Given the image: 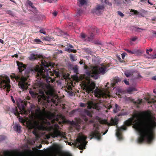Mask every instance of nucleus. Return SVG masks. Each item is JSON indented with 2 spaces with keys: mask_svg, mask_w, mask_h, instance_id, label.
<instances>
[{
  "mask_svg": "<svg viewBox=\"0 0 156 156\" xmlns=\"http://www.w3.org/2000/svg\"><path fill=\"white\" fill-rule=\"evenodd\" d=\"M18 69L20 73H22L24 70V76L20 77V76L15 74L11 75V77L14 81L16 80L18 82V85L19 88L23 91H26L28 87V82L27 78L30 76V74H33L38 80L39 78L41 81V79H44L48 84L46 86L45 89L39 88L37 86L36 88H33L34 91L30 90L29 93L33 97H37L38 102L43 104L46 103H52L56 104L58 103V100L54 93V90L53 87L49 84L51 81H53L49 75L48 72L49 69L47 68L49 66L48 63L46 61H41V66L43 67L37 66L35 67L30 68L26 69V66L21 62H17Z\"/></svg>",
  "mask_w": 156,
  "mask_h": 156,
  "instance_id": "obj_1",
  "label": "nucleus"
},
{
  "mask_svg": "<svg viewBox=\"0 0 156 156\" xmlns=\"http://www.w3.org/2000/svg\"><path fill=\"white\" fill-rule=\"evenodd\" d=\"M155 119L151 112L145 111L138 115H133L132 117L126 120L124 124L127 126L133 125V127L139 134L138 143L146 142L150 143L153 139V128L156 125Z\"/></svg>",
  "mask_w": 156,
  "mask_h": 156,
  "instance_id": "obj_2",
  "label": "nucleus"
},
{
  "mask_svg": "<svg viewBox=\"0 0 156 156\" xmlns=\"http://www.w3.org/2000/svg\"><path fill=\"white\" fill-rule=\"evenodd\" d=\"M48 125L49 126L48 128L46 127L42 123H40L38 121H34L33 125L34 129L33 133L36 136H37V130H48L50 131V135L53 138L55 137L62 138L63 140H66L65 136V133L61 132L59 130V127L57 124H55L53 125H51L50 122H48Z\"/></svg>",
  "mask_w": 156,
  "mask_h": 156,
  "instance_id": "obj_3",
  "label": "nucleus"
},
{
  "mask_svg": "<svg viewBox=\"0 0 156 156\" xmlns=\"http://www.w3.org/2000/svg\"><path fill=\"white\" fill-rule=\"evenodd\" d=\"M22 107L21 108L19 107L20 109V113L17 110V108H15L13 109V112L17 116L19 115L20 114H28L30 113V114L32 115V118L35 116L36 117L40 118H41L42 115V112L41 111L40 108L38 107H37V108L35 109V114L34 112H33V110L35 108V106L34 105H31L30 107L31 109V111H27L25 109V104H22L21 105Z\"/></svg>",
  "mask_w": 156,
  "mask_h": 156,
  "instance_id": "obj_4",
  "label": "nucleus"
},
{
  "mask_svg": "<svg viewBox=\"0 0 156 156\" xmlns=\"http://www.w3.org/2000/svg\"><path fill=\"white\" fill-rule=\"evenodd\" d=\"M107 69V66L103 65L102 66L97 67L94 66L92 67L91 70L90 71L88 70L86 72V74L89 77L91 76L95 79H97L99 77V74H104Z\"/></svg>",
  "mask_w": 156,
  "mask_h": 156,
  "instance_id": "obj_5",
  "label": "nucleus"
},
{
  "mask_svg": "<svg viewBox=\"0 0 156 156\" xmlns=\"http://www.w3.org/2000/svg\"><path fill=\"white\" fill-rule=\"evenodd\" d=\"M87 137L85 135H79L74 143H72L73 147L78 148L79 149L82 150L85 149V146L87 142L85 140Z\"/></svg>",
  "mask_w": 156,
  "mask_h": 156,
  "instance_id": "obj_6",
  "label": "nucleus"
},
{
  "mask_svg": "<svg viewBox=\"0 0 156 156\" xmlns=\"http://www.w3.org/2000/svg\"><path fill=\"white\" fill-rule=\"evenodd\" d=\"M9 78L6 76H0V89L4 90L8 93L11 88Z\"/></svg>",
  "mask_w": 156,
  "mask_h": 156,
  "instance_id": "obj_7",
  "label": "nucleus"
},
{
  "mask_svg": "<svg viewBox=\"0 0 156 156\" xmlns=\"http://www.w3.org/2000/svg\"><path fill=\"white\" fill-rule=\"evenodd\" d=\"M90 136L91 137L90 139L94 137L98 140L100 139L101 135L98 128H95L94 130L90 133Z\"/></svg>",
  "mask_w": 156,
  "mask_h": 156,
  "instance_id": "obj_8",
  "label": "nucleus"
},
{
  "mask_svg": "<svg viewBox=\"0 0 156 156\" xmlns=\"http://www.w3.org/2000/svg\"><path fill=\"white\" fill-rule=\"evenodd\" d=\"M104 9V6L103 5H98L92 10V12L93 13L99 16L102 14Z\"/></svg>",
  "mask_w": 156,
  "mask_h": 156,
  "instance_id": "obj_9",
  "label": "nucleus"
},
{
  "mask_svg": "<svg viewBox=\"0 0 156 156\" xmlns=\"http://www.w3.org/2000/svg\"><path fill=\"white\" fill-rule=\"evenodd\" d=\"M119 119L117 118H115L114 119L112 118L111 120V122H108L106 120H103L101 121L102 124H106L107 126L116 125L118 122Z\"/></svg>",
  "mask_w": 156,
  "mask_h": 156,
  "instance_id": "obj_10",
  "label": "nucleus"
},
{
  "mask_svg": "<svg viewBox=\"0 0 156 156\" xmlns=\"http://www.w3.org/2000/svg\"><path fill=\"white\" fill-rule=\"evenodd\" d=\"M87 104V107L89 109L93 108L99 110L101 109V107L100 106V104L98 103H94L92 101H88Z\"/></svg>",
  "mask_w": 156,
  "mask_h": 156,
  "instance_id": "obj_11",
  "label": "nucleus"
},
{
  "mask_svg": "<svg viewBox=\"0 0 156 156\" xmlns=\"http://www.w3.org/2000/svg\"><path fill=\"white\" fill-rule=\"evenodd\" d=\"M126 127L124 126H122L121 127H118L117 128L115 134L117 138L119 140H121L122 139V136L120 131L122 130H126Z\"/></svg>",
  "mask_w": 156,
  "mask_h": 156,
  "instance_id": "obj_12",
  "label": "nucleus"
},
{
  "mask_svg": "<svg viewBox=\"0 0 156 156\" xmlns=\"http://www.w3.org/2000/svg\"><path fill=\"white\" fill-rule=\"evenodd\" d=\"M95 84L93 83L89 82L88 84H85L84 85V88L85 89V90L88 93L92 91L95 88Z\"/></svg>",
  "mask_w": 156,
  "mask_h": 156,
  "instance_id": "obj_13",
  "label": "nucleus"
},
{
  "mask_svg": "<svg viewBox=\"0 0 156 156\" xmlns=\"http://www.w3.org/2000/svg\"><path fill=\"white\" fill-rule=\"evenodd\" d=\"M94 92L96 97L98 98L103 97L105 95V94L101 90L98 88L96 89Z\"/></svg>",
  "mask_w": 156,
  "mask_h": 156,
  "instance_id": "obj_14",
  "label": "nucleus"
},
{
  "mask_svg": "<svg viewBox=\"0 0 156 156\" xmlns=\"http://www.w3.org/2000/svg\"><path fill=\"white\" fill-rule=\"evenodd\" d=\"M78 111L81 112L82 114L84 115H87L89 117H91L92 116L91 113L87 109H84L82 111H81L79 109V111Z\"/></svg>",
  "mask_w": 156,
  "mask_h": 156,
  "instance_id": "obj_15",
  "label": "nucleus"
},
{
  "mask_svg": "<svg viewBox=\"0 0 156 156\" xmlns=\"http://www.w3.org/2000/svg\"><path fill=\"white\" fill-rule=\"evenodd\" d=\"M13 128L14 130L18 133H20L21 131V127L20 124L17 123L15 124Z\"/></svg>",
  "mask_w": 156,
  "mask_h": 156,
  "instance_id": "obj_16",
  "label": "nucleus"
},
{
  "mask_svg": "<svg viewBox=\"0 0 156 156\" xmlns=\"http://www.w3.org/2000/svg\"><path fill=\"white\" fill-rule=\"evenodd\" d=\"M27 4L28 5L30 6L32 8V11L33 12H37V10L35 7L33 5V3L32 2L30 1H27Z\"/></svg>",
  "mask_w": 156,
  "mask_h": 156,
  "instance_id": "obj_17",
  "label": "nucleus"
},
{
  "mask_svg": "<svg viewBox=\"0 0 156 156\" xmlns=\"http://www.w3.org/2000/svg\"><path fill=\"white\" fill-rule=\"evenodd\" d=\"M137 90L135 87H130L127 89L126 92L129 94H131L132 92Z\"/></svg>",
  "mask_w": 156,
  "mask_h": 156,
  "instance_id": "obj_18",
  "label": "nucleus"
},
{
  "mask_svg": "<svg viewBox=\"0 0 156 156\" xmlns=\"http://www.w3.org/2000/svg\"><path fill=\"white\" fill-rule=\"evenodd\" d=\"M123 0H114V4L117 6H119L122 3Z\"/></svg>",
  "mask_w": 156,
  "mask_h": 156,
  "instance_id": "obj_19",
  "label": "nucleus"
},
{
  "mask_svg": "<svg viewBox=\"0 0 156 156\" xmlns=\"http://www.w3.org/2000/svg\"><path fill=\"white\" fill-rule=\"evenodd\" d=\"M142 99H138L136 100H133V102L136 105L141 104L142 103Z\"/></svg>",
  "mask_w": 156,
  "mask_h": 156,
  "instance_id": "obj_20",
  "label": "nucleus"
},
{
  "mask_svg": "<svg viewBox=\"0 0 156 156\" xmlns=\"http://www.w3.org/2000/svg\"><path fill=\"white\" fill-rule=\"evenodd\" d=\"M151 98H145V99L146 100V101L148 103H154L155 101V100L154 99H153L151 100Z\"/></svg>",
  "mask_w": 156,
  "mask_h": 156,
  "instance_id": "obj_21",
  "label": "nucleus"
},
{
  "mask_svg": "<svg viewBox=\"0 0 156 156\" xmlns=\"http://www.w3.org/2000/svg\"><path fill=\"white\" fill-rule=\"evenodd\" d=\"M65 51L69 52H75L76 51V50H75L73 49L70 48H68V47L65 48Z\"/></svg>",
  "mask_w": 156,
  "mask_h": 156,
  "instance_id": "obj_22",
  "label": "nucleus"
},
{
  "mask_svg": "<svg viewBox=\"0 0 156 156\" xmlns=\"http://www.w3.org/2000/svg\"><path fill=\"white\" fill-rule=\"evenodd\" d=\"M115 108L113 109V112L114 113H116L119 110V107L116 104H115Z\"/></svg>",
  "mask_w": 156,
  "mask_h": 156,
  "instance_id": "obj_23",
  "label": "nucleus"
},
{
  "mask_svg": "<svg viewBox=\"0 0 156 156\" xmlns=\"http://www.w3.org/2000/svg\"><path fill=\"white\" fill-rule=\"evenodd\" d=\"M70 58L71 60L72 61H74L77 60L76 57L73 55H70Z\"/></svg>",
  "mask_w": 156,
  "mask_h": 156,
  "instance_id": "obj_24",
  "label": "nucleus"
},
{
  "mask_svg": "<svg viewBox=\"0 0 156 156\" xmlns=\"http://www.w3.org/2000/svg\"><path fill=\"white\" fill-rule=\"evenodd\" d=\"M130 12L131 13L132 15H137L139 13V12L136 10L131 9L130 10Z\"/></svg>",
  "mask_w": 156,
  "mask_h": 156,
  "instance_id": "obj_25",
  "label": "nucleus"
},
{
  "mask_svg": "<svg viewBox=\"0 0 156 156\" xmlns=\"http://www.w3.org/2000/svg\"><path fill=\"white\" fill-rule=\"evenodd\" d=\"M29 59L30 60H33L36 59V58L35 56V55L34 54H32L30 55V57H29Z\"/></svg>",
  "mask_w": 156,
  "mask_h": 156,
  "instance_id": "obj_26",
  "label": "nucleus"
},
{
  "mask_svg": "<svg viewBox=\"0 0 156 156\" xmlns=\"http://www.w3.org/2000/svg\"><path fill=\"white\" fill-rule=\"evenodd\" d=\"M124 73L125 75L127 77L130 76L131 75V72L128 70L126 71Z\"/></svg>",
  "mask_w": 156,
  "mask_h": 156,
  "instance_id": "obj_27",
  "label": "nucleus"
},
{
  "mask_svg": "<svg viewBox=\"0 0 156 156\" xmlns=\"http://www.w3.org/2000/svg\"><path fill=\"white\" fill-rule=\"evenodd\" d=\"M127 52L130 53L132 54H137L138 52V50L137 51H131L128 49H127L126 50Z\"/></svg>",
  "mask_w": 156,
  "mask_h": 156,
  "instance_id": "obj_28",
  "label": "nucleus"
},
{
  "mask_svg": "<svg viewBox=\"0 0 156 156\" xmlns=\"http://www.w3.org/2000/svg\"><path fill=\"white\" fill-rule=\"evenodd\" d=\"M73 72L75 73H77L78 71V69L77 66H75L73 68Z\"/></svg>",
  "mask_w": 156,
  "mask_h": 156,
  "instance_id": "obj_29",
  "label": "nucleus"
},
{
  "mask_svg": "<svg viewBox=\"0 0 156 156\" xmlns=\"http://www.w3.org/2000/svg\"><path fill=\"white\" fill-rule=\"evenodd\" d=\"M94 35L93 34H91L90 37H88V40L89 41H90L92 40L94 37Z\"/></svg>",
  "mask_w": 156,
  "mask_h": 156,
  "instance_id": "obj_30",
  "label": "nucleus"
},
{
  "mask_svg": "<svg viewBox=\"0 0 156 156\" xmlns=\"http://www.w3.org/2000/svg\"><path fill=\"white\" fill-rule=\"evenodd\" d=\"M117 13L118 15L122 18L124 16V15L120 11H117Z\"/></svg>",
  "mask_w": 156,
  "mask_h": 156,
  "instance_id": "obj_31",
  "label": "nucleus"
},
{
  "mask_svg": "<svg viewBox=\"0 0 156 156\" xmlns=\"http://www.w3.org/2000/svg\"><path fill=\"white\" fill-rule=\"evenodd\" d=\"M135 30L136 31H137L138 32H140L144 30L145 29H141V28H136Z\"/></svg>",
  "mask_w": 156,
  "mask_h": 156,
  "instance_id": "obj_32",
  "label": "nucleus"
},
{
  "mask_svg": "<svg viewBox=\"0 0 156 156\" xmlns=\"http://www.w3.org/2000/svg\"><path fill=\"white\" fill-rule=\"evenodd\" d=\"M6 13L12 16H14V14L12 11L10 10H8L6 11Z\"/></svg>",
  "mask_w": 156,
  "mask_h": 156,
  "instance_id": "obj_33",
  "label": "nucleus"
},
{
  "mask_svg": "<svg viewBox=\"0 0 156 156\" xmlns=\"http://www.w3.org/2000/svg\"><path fill=\"white\" fill-rule=\"evenodd\" d=\"M80 2L81 5H83L86 3V0H80Z\"/></svg>",
  "mask_w": 156,
  "mask_h": 156,
  "instance_id": "obj_34",
  "label": "nucleus"
},
{
  "mask_svg": "<svg viewBox=\"0 0 156 156\" xmlns=\"http://www.w3.org/2000/svg\"><path fill=\"white\" fill-rule=\"evenodd\" d=\"M59 32H60V34L58 35V36H62V35H64L66 34V33L63 32L61 30H58Z\"/></svg>",
  "mask_w": 156,
  "mask_h": 156,
  "instance_id": "obj_35",
  "label": "nucleus"
},
{
  "mask_svg": "<svg viewBox=\"0 0 156 156\" xmlns=\"http://www.w3.org/2000/svg\"><path fill=\"white\" fill-rule=\"evenodd\" d=\"M128 113L127 112H122V113H120L118 115V116H121V115H128Z\"/></svg>",
  "mask_w": 156,
  "mask_h": 156,
  "instance_id": "obj_36",
  "label": "nucleus"
},
{
  "mask_svg": "<svg viewBox=\"0 0 156 156\" xmlns=\"http://www.w3.org/2000/svg\"><path fill=\"white\" fill-rule=\"evenodd\" d=\"M80 36L83 40H84L86 37V35L84 34L81 33L80 35Z\"/></svg>",
  "mask_w": 156,
  "mask_h": 156,
  "instance_id": "obj_37",
  "label": "nucleus"
},
{
  "mask_svg": "<svg viewBox=\"0 0 156 156\" xmlns=\"http://www.w3.org/2000/svg\"><path fill=\"white\" fill-rule=\"evenodd\" d=\"M76 111H77V110H76V109L73 110H72V111H71L70 112V113H69L70 115L71 116H72V115H73L76 112Z\"/></svg>",
  "mask_w": 156,
  "mask_h": 156,
  "instance_id": "obj_38",
  "label": "nucleus"
},
{
  "mask_svg": "<svg viewBox=\"0 0 156 156\" xmlns=\"http://www.w3.org/2000/svg\"><path fill=\"white\" fill-rule=\"evenodd\" d=\"M83 12V11L81 9H79L78 10L77 15H80V14Z\"/></svg>",
  "mask_w": 156,
  "mask_h": 156,
  "instance_id": "obj_39",
  "label": "nucleus"
},
{
  "mask_svg": "<svg viewBox=\"0 0 156 156\" xmlns=\"http://www.w3.org/2000/svg\"><path fill=\"white\" fill-rule=\"evenodd\" d=\"M5 137L4 136L0 135V141H2L5 139Z\"/></svg>",
  "mask_w": 156,
  "mask_h": 156,
  "instance_id": "obj_40",
  "label": "nucleus"
},
{
  "mask_svg": "<svg viewBox=\"0 0 156 156\" xmlns=\"http://www.w3.org/2000/svg\"><path fill=\"white\" fill-rule=\"evenodd\" d=\"M19 121L20 122H24V119L23 118L21 117H19Z\"/></svg>",
  "mask_w": 156,
  "mask_h": 156,
  "instance_id": "obj_41",
  "label": "nucleus"
},
{
  "mask_svg": "<svg viewBox=\"0 0 156 156\" xmlns=\"http://www.w3.org/2000/svg\"><path fill=\"white\" fill-rule=\"evenodd\" d=\"M86 104L84 103L80 102V106L81 107H84L85 106Z\"/></svg>",
  "mask_w": 156,
  "mask_h": 156,
  "instance_id": "obj_42",
  "label": "nucleus"
},
{
  "mask_svg": "<svg viewBox=\"0 0 156 156\" xmlns=\"http://www.w3.org/2000/svg\"><path fill=\"white\" fill-rule=\"evenodd\" d=\"M124 82L127 85H129V82L126 79H125L124 80Z\"/></svg>",
  "mask_w": 156,
  "mask_h": 156,
  "instance_id": "obj_43",
  "label": "nucleus"
},
{
  "mask_svg": "<svg viewBox=\"0 0 156 156\" xmlns=\"http://www.w3.org/2000/svg\"><path fill=\"white\" fill-rule=\"evenodd\" d=\"M152 21L151 22L152 23H154V21H156V17H154L153 18H152L151 20Z\"/></svg>",
  "mask_w": 156,
  "mask_h": 156,
  "instance_id": "obj_44",
  "label": "nucleus"
},
{
  "mask_svg": "<svg viewBox=\"0 0 156 156\" xmlns=\"http://www.w3.org/2000/svg\"><path fill=\"white\" fill-rule=\"evenodd\" d=\"M34 41L37 43H40V42H41V40L39 39H35L34 40Z\"/></svg>",
  "mask_w": 156,
  "mask_h": 156,
  "instance_id": "obj_45",
  "label": "nucleus"
},
{
  "mask_svg": "<svg viewBox=\"0 0 156 156\" xmlns=\"http://www.w3.org/2000/svg\"><path fill=\"white\" fill-rule=\"evenodd\" d=\"M39 32L40 33H42L44 34H46V32L45 31H44L43 30H42V29L41 30H40Z\"/></svg>",
  "mask_w": 156,
  "mask_h": 156,
  "instance_id": "obj_46",
  "label": "nucleus"
},
{
  "mask_svg": "<svg viewBox=\"0 0 156 156\" xmlns=\"http://www.w3.org/2000/svg\"><path fill=\"white\" fill-rule=\"evenodd\" d=\"M52 14L53 15L55 16L57 15V12L56 11H54V12H53Z\"/></svg>",
  "mask_w": 156,
  "mask_h": 156,
  "instance_id": "obj_47",
  "label": "nucleus"
},
{
  "mask_svg": "<svg viewBox=\"0 0 156 156\" xmlns=\"http://www.w3.org/2000/svg\"><path fill=\"white\" fill-rule=\"evenodd\" d=\"M137 39V38L136 37H132L131 39V40L133 41H134Z\"/></svg>",
  "mask_w": 156,
  "mask_h": 156,
  "instance_id": "obj_48",
  "label": "nucleus"
},
{
  "mask_svg": "<svg viewBox=\"0 0 156 156\" xmlns=\"http://www.w3.org/2000/svg\"><path fill=\"white\" fill-rule=\"evenodd\" d=\"M151 58H156V54H155L154 55H152L151 56Z\"/></svg>",
  "mask_w": 156,
  "mask_h": 156,
  "instance_id": "obj_49",
  "label": "nucleus"
},
{
  "mask_svg": "<svg viewBox=\"0 0 156 156\" xmlns=\"http://www.w3.org/2000/svg\"><path fill=\"white\" fill-rule=\"evenodd\" d=\"M152 33L153 36L154 37H156V31H153Z\"/></svg>",
  "mask_w": 156,
  "mask_h": 156,
  "instance_id": "obj_50",
  "label": "nucleus"
},
{
  "mask_svg": "<svg viewBox=\"0 0 156 156\" xmlns=\"http://www.w3.org/2000/svg\"><path fill=\"white\" fill-rule=\"evenodd\" d=\"M57 0H50V3L55 2L57 1Z\"/></svg>",
  "mask_w": 156,
  "mask_h": 156,
  "instance_id": "obj_51",
  "label": "nucleus"
},
{
  "mask_svg": "<svg viewBox=\"0 0 156 156\" xmlns=\"http://www.w3.org/2000/svg\"><path fill=\"white\" fill-rule=\"evenodd\" d=\"M68 48H72L73 49V46L71 45V44H69L68 46Z\"/></svg>",
  "mask_w": 156,
  "mask_h": 156,
  "instance_id": "obj_52",
  "label": "nucleus"
},
{
  "mask_svg": "<svg viewBox=\"0 0 156 156\" xmlns=\"http://www.w3.org/2000/svg\"><path fill=\"white\" fill-rule=\"evenodd\" d=\"M11 99H12V100L13 102V103H15V102L14 99L13 98L12 96H11Z\"/></svg>",
  "mask_w": 156,
  "mask_h": 156,
  "instance_id": "obj_53",
  "label": "nucleus"
},
{
  "mask_svg": "<svg viewBox=\"0 0 156 156\" xmlns=\"http://www.w3.org/2000/svg\"><path fill=\"white\" fill-rule=\"evenodd\" d=\"M152 79L153 80H156V76H153Z\"/></svg>",
  "mask_w": 156,
  "mask_h": 156,
  "instance_id": "obj_54",
  "label": "nucleus"
},
{
  "mask_svg": "<svg viewBox=\"0 0 156 156\" xmlns=\"http://www.w3.org/2000/svg\"><path fill=\"white\" fill-rule=\"evenodd\" d=\"M125 56V55L124 54H122V59H124V58Z\"/></svg>",
  "mask_w": 156,
  "mask_h": 156,
  "instance_id": "obj_55",
  "label": "nucleus"
},
{
  "mask_svg": "<svg viewBox=\"0 0 156 156\" xmlns=\"http://www.w3.org/2000/svg\"><path fill=\"white\" fill-rule=\"evenodd\" d=\"M18 55L17 54H15L14 55L12 56V57H18Z\"/></svg>",
  "mask_w": 156,
  "mask_h": 156,
  "instance_id": "obj_56",
  "label": "nucleus"
},
{
  "mask_svg": "<svg viewBox=\"0 0 156 156\" xmlns=\"http://www.w3.org/2000/svg\"><path fill=\"white\" fill-rule=\"evenodd\" d=\"M43 1L44 2H48L50 3V0H43Z\"/></svg>",
  "mask_w": 156,
  "mask_h": 156,
  "instance_id": "obj_57",
  "label": "nucleus"
},
{
  "mask_svg": "<svg viewBox=\"0 0 156 156\" xmlns=\"http://www.w3.org/2000/svg\"><path fill=\"white\" fill-rule=\"evenodd\" d=\"M147 2L148 4L152 5H153V4L151 3V2H150L149 1V0H147Z\"/></svg>",
  "mask_w": 156,
  "mask_h": 156,
  "instance_id": "obj_58",
  "label": "nucleus"
},
{
  "mask_svg": "<svg viewBox=\"0 0 156 156\" xmlns=\"http://www.w3.org/2000/svg\"><path fill=\"white\" fill-rule=\"evenodd\" d=\"M79 63L81 65L83 63V62L82 60H81L80 62Z\"/></svg>",
  "mask_w": 156,
  "mask_h": 156,
  "instance_id": "obj_59",
  "label": "nucleus"
},
{
  "mask_svg": "<svg viewBox=\"0 0 156 156\" xmlns=\"http://www.w3.org/2000/svg\"><path fill=\"white\" fill-rule=\"evenodd\" d=\"M0 42L2 44L3 43V41L2 39H0Z\"/></svg>",
  "mask_w": 156,
  "mask_h": 156,
  "instance_id": "obj_60",
  "label": "nucleus"
},
{
  "mask_svg": "<svg viewBox=\"0 0 156 156\" xmlns=\"http://www.w3.org/2000/svg\"><path fill=\"white\" fill-rule=\"evenodd\" d=\"M42 147V145H39L38 147V148H41Z\"/></svg>",
  "mask_w": 156,
  "mask_h": 156,
  "instance_id": "obj_61",
  "label": "nucleus"
},
{
  "mask_svg": "<svg viewBox=\"0 0 156 156\" xmlns=\"http://www.w3.org/2000/svg\"><path fill=\"white\" fill-rule=\"evenodd\" d=\"M108 131V129H107L106 130V131H105V133H103V134H102V135H105V133H106Z\"/></svg>",
  "mask_w": 156,
  "mask_h": 156,
  "instance_id": "obj_62",
  "label": "nucleus"
},
{
  "mask_svg": "<svg viewBox=\"0 0 156 156\" xmlns=\"http://www.w3.org/2000/svg\"><path fill=\"white\" fill-rule=\"evenodd\" d=\"M89 53H90V54L92 55L93 53V52L91 51H89Z\"/></svg>",
  "mask_w": 156,
  "mask_h": 156,
  "instance_id": "obj_63",
  "label": "nucleus"
},
{
  "mask_svg": "<svg viewBox=\"0 0 156 156\" xmlns=\"http://www.w3.org/2000/svg\"><path fill=\"white\" fill-rule=\"evenodd\" d=\"M148 51H148V49H147V50H146V53H147V54H148V55H149V53Z\"/></svg>",
  "mask_w": 156,
  "mask_h": 156,
  "instance_id": "obj_64",
  "label": "nucleus"
}]
</instances>
